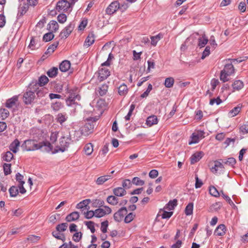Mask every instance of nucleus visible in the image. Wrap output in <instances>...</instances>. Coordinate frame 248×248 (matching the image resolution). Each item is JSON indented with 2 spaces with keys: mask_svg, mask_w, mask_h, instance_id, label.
<instances>
[{
  "mask_svg": "<svg viewBox=\"0 0 248 248\" xmlns=\"http://www.w3.org/2000/svg\"><path fill=\"white\" fill-rule=\"evenodd\" d=\"M84 223L87 226V228L90 230L92 233H94L95 232V229L94 227V222L91 221H85Z\"/></svg>",
  "mask_w": 248,
  "mask_h": 248,
  "instance_id": "obj_54",
  "label": "nucleus"
},
{
  "mask_svg": "<svg viewBox=\"0 0 248 248\" xmlns=\"http://www.w3.org/2000/svg\"><path fill=\"white\" fill-rule=\"evenodd\" d=\"M104 203V201L99 199H96L93 202V207H101L103 206Z\"/></svg>",
  "mask_w": 248,
  "mask_h": 248,
  "instance_id": "obj_58",
  "label": "nucleus"
},
{
  "mask_svg": "<svg viewBox=\"0 0 248 248\" xmlns=\"http://www.w3.org/2000/svg\"><path fill=\"white\" fill-rule=\"evenodd\" d=\"M174 82V78L172 77H169L166 78L164 85L166 87L169 88L173 86Z\"/></svg>",
  "mask_w": 248,
  "mask_h": 248,
  "instance_id": "obj_42",
  "label": "nucleus"
},
{
  "mask_svg": "<svg viewBox=\"0 0 248 248\" xmlns=\"http://www.w3.org/2000/svg\"><path fill=\"white\" fill-rule=\"evenodd\" d=\"M113 194L116 196L122 197L125 195L126 193L125 190L121 187H118L115 188L113 190Z\"/></svg>",
  "mask_w": 248,
  "mask_h": 248,
  "instance_id": "obj_24",
  "label": "nucleus"
},
{
  "mask_svg": "<svg viewBox=\"0 0 248 248\" xmlns=\"http://www.w3.org/2000/svg\"><path fill=\"white\" fill-rule=\"evenodd\" d=\"M162 37V35L160 34L151 37V44L153 46H155Z\"/></svg>",
  "mask_w": 248,
  "mask_h": 248,
  "instance_id": "obj_48",
  "label": "nucleus"
},
{
  "mask_svg": "<svg viewBox=\"0 0 248 248\" xmlns=\"http://www.w3.org/2000/svg\"><path fill=\"white\" fill-rule=\"evenodd\" d=\"M240 110H241L240 107L238 106L237 107H234L233 109H232V110H231L229 111V112L228 113L229 116L230 117H233L236 116L239 113V112L240 111Z\"/></svg>",
  "mask_w": 248,
  "mask_h": 248,
  "instance_id": "obj_37",
  "label": "nucleus"
},
{
  "mask_svg": "<svg viewBox=\"0 0 248 248\" xmlns=\"http://www.w3.org/2000/svg\"><path fill=\"white\" fill-rule=\"evenodd\" d=\"M31 134L32 135L34 139L25 140L22 145V147L27 151L38 150L41 147L39 145V143H37V140L40 139L42 136L41 130L34 128L31 129Z\"/></svg>",
  "mask_w": 248,
  "mask_h": 248,
  "instance_id": "obj_1",
  "label": "nucleus"
},
{
  "mask_svg": "<svg viewBox=\"0 0 248 248\" xmlns=\"http://www.w3.org/2000/svg\"><path fill=\"white\" fill-rule=\"evenodd\" d=\"M59 27L58 23L55 20L50 21L47 26V29L52 32L57 31Z\"/></svg>",
  "mask_w": 248,
  "mask_h": 248,
  "instance_id": "obj_15",
  "label": "nucleus"
},
{
  "mask_svg": "<svg viewBox=\"0 0 248 248\" xmlns=\"http://www.w3.org/2000/svg\"><path fill=\"white\" fill-rule=\"evenodd\" d=\"M18 101V97L17 96H14L10 99L7 100L5 104V106L11 108L16 106V102Z\"/></svg>",
  "mask_w": 248,
  "mask_h": 248,
  "instance_id": "obj_16",
  "label": "nucleus"
},
{
  "mask_svg": "<svg viewBox=\"0 0 248 248\" xmlns=\"http://www.w3.org/2000/svg\"><path fill=\"white\" fill-rule=\"evenodd\" d=\"M110 63H102L99 68L98 79L101 81L106 79L109 75L110 71L108 67Z\"/></svg>",
  "mask_w": 248,
  "mask_h": 248,
  "instance_id": "obj_2",
  "label": "nucleus"
},
{
  "mask_svg": "<svg viewBox=\"0 0 248 248\" xmlns=\"http://www.w3.org/2000/svg\"><path fill=\"white\" fill-rule=\"evenodd\" d=\"M203 153L202 152H196L190 157L191 164H194L199 161L202 157Z\"/></svg>",
  "mask_w": 248,
  "mask_h": 248,
  "instance_id": "obj_19",
  "label": "nucleus"
},
{
  "mask_svg": "<svg viewBox=\"0 0 248 248\" xmlns=\"http://www.w3.org/2000/svg\"><path fill=\"white\" fill-rule=\"evenodd\" d=\"M20 142L17 139L15 140L9 145V148L13 153H16L19 150Z\"/></svg>",
  "mask_w": 248,
  "mask_h": 248,
  "instance_id": "obj_14",
  "label": "nucleus"
},
{
  "mask_svg": "<svg viewBox=\"0 0 248 248\" xmlns=\"http://www.w3.org/2000/svg\"><path fill=\"white\" fill-rule=\"evenodd\" d=\"M107 201L108 203L115 205L118 202V198L114 196H109L107 199Z\"/></svg>",
  "mask_w": 248,
  "mask_h": 248,
  "instance_id": "obj_39",
  "label": "nucleus"
},
{
  "mask_svg": "<svg viewBox=\"0 0 248 248\" xmlns=\"http://www.w3.org/2000/svg\"><path fill=\"white\" fill-rule=\"evenodd\" d=\"M230 75H227L226 72H223V71H221L220 76V79L223 82H225L229 80V76Z\"/></svg>",
  "mask_w": 248,
  "mask_h": 248,
  "instance_id": "obj_59",
  "label": "nucleus"
},
{
  "mask_svg": "<svg viewBox=\"0 0 248 248\" xmlns=\"http://www.w3.org/2000/svg\"><path fill=\"white\" fill-rule=\"evenodd\" d=\"M57 20L60 23L63 24L67 20V16L64 14H60L57 16Z\"/></svg>",
  "mask_w": 248,
  "mask_h": 248,
  "instance_id": "obj_55",
  "label": "nucleus"
},
{
  "mask_svg": "<svg viewBox=\"0 0 248 248\" xmlns=\"http://www.w3.org/2000/svg\"><path fill=\"white\" fill-rule=\"evenodd\" d=\"M35 97L34 92L27 90L23 95V100L26 105L31 104Z\"/></svg>",
  "mask_w": 248,
  "mask_h": 248,
  "instance_id": "obj_7",
  "label": "nucleus"
},
{
  "mask_svg": "<svg viewBox=\"0 0 248 248\" xmlns=\"http://www.w3.org/2000/svg\"><path fill=\"white\" fill-rule=\"evenodd\" d=\"M67 227L68 224L66 223H62L57 226L56 230L58 232H63L67 229Z\"/></svg>",
  "mask_w": 248,
  "mask_h": 248,
  "instance_id": "obj_52",
  "label": "nucleus"
},
{
  "mask_svg": "<svg viewBox=\"0 0 248 248\" xmlns=\"http://www.w3.org/2000/svg\"><path fill=\"white\" fill-rule=\"evenodd\" d=\"M127 213V210L126 207H123L120 208L117 212L114 213L113 218L115 221H121Z\"/></svg>",
  "mask_w": 248,
  "mask_h": 248,
  "instance_id": "obj_8",
  "label": "nucleus"
},
{
  "mask_svg": "<svg viewBox=\"0 0 248 248\" xmlns=\"http://www.w3.org/2000/svg\"><path fill=\"white\" fill-rule=\"evenodd\" d=\"M135 108V105L134 104H131L130 107V109L129 110L128 114L125 117V119L126 121H128L130 120V117L131 116V115L132 114V112H133V110H134Z\"/></svg>",
  "mask_w": 248,
  "mask_h": 248,
  "instance_id": "obj_60",
  "label": "nucleus"
},
{
  "mask_svg": "<svg viewBox=\"0 0 248 248\" xmlns=\"http://www.w3.org/2000/svg\"><path fill=\"white\" fill-rule=\"evenodd\" d=\"M209 40L207 37H206L204 33L202 35V36L200 37L198 39V46L202 48L204 47L208 43Z\"/></svg>",
  "mask_w": 248,
  "mask_h": 248,
  "instance_id": "obj_21",
  "label": "nucleus"
},
{
  "mask_svg": "<svg viewBox=\"0 0 248 248\" xmlns=\"http://www.w3.org/2000/svg\"><path fill=\"white\" fill-rule=\"evenodd\" d=\"M75 27V24L72 22L70 23L61 32L60 36L63 38H67L72 32Z\"/></svg>",
  "mask_w": 248,
  "mask_h": 248,
  "instance_id": "obj_10",
  "label": "nucleus"
},
{
  "mask_svg": "<svg viewBox=\"0 0 248 248\" xmlns=\"http://www.w3.org/2000/svg\"><path fill=\"white\" fill-rule=\"evenodd\" d=\"M52 235L54 237L58 239L62 240L63 241L65 240V237L64 235L62 234H61L60 232H53Z\"/></svg>",
  "mask_w": 248,
  "mask_h": 248,
  "instance_id": "obj_64",
  "label": "nucleus"
},
{
  "mask_svg": "<svg viewBox=\"0 0 248 248\" xmlns=\"http://www.w3.org/2000/svg\"><path fill=\"white\" fill-rule=\"evenodd\" d=\"M47 93V89L43 87H41L36 93L37 97L39 98L45 97Z\"/></svg>",
  "mask_w": 248,
  "mask_h": 248,
  "instance_id": "obj_30",
  "label": "nucleus"
},
{
  "mask_svg": "<svg viewBox=\"0 0 248 248\" xmlns=\"http://www.w3.org/2000/svg\"><path fill=\"white\" fill-rule=\"evenodd\" d=\"M93 150V145L91 143L86 144L84 147V151L85 154L88 155H91Z\"/></svg>",
  "mask_w": 248,
  "mask_h": 248,
  "instance_id": "obj_34",
  "label": "nucleus"
},
{
  "mask_svg": "<svg viewBox=\"0 0 248 248\" xmlns=\"http://www.w3.org/2000/svg\"><path fill=\"white\" fill-rule=\"evenodd\" d=\"M41 88L40 85L38 83L37 80L33 81L31 83L29 86V91H32L34 93L37 92V90L40 89Z\"/></svg>",
  "mask_w": 248,
  "mask_h": 248,
  "instance_id": "obj_26",
  "label": "nucleus"
},
{
  "mask_svg": "<svg viewBox=\"0 0 248 248\" xmlns=\"http://www.w3.org/2000/svg\"><path fill=\"white\" fill-rule=\"evenodd\" d=\"M233 88V92L235 91H239L242 89L244 87V84L241 80H238L235 81L232 84Z\"/></svg>",
  "mask_w": 248,
  "mask_h": 248,
  "instance_id": "obj_27",
  "label": "nucleus"
},
{
  "mask_svg": "<svg viewBox=\"0 0 248 248\" xmlns=\"http://www.w3.org/2000/svg\"><path fill=\"white\" fill-rule=\"evenodd\" d=\"M221 71L226 72L227 75H232L234 72V69L232 63H228L225 65L224 69Z\"/></svg>",
  "mask_w": 248,
  "mask_h": 248,
  "instance_id": "obj_18",
  "label": "nucleus"
},
{
  "mask_svg": "<svg viewBox=\"0 0 248 248\" xmlns=\"http://www.w3.org/2000/svg\"><path fill=\"white\" fill-rule=\"evenodd\" d=\"M54 37L53 32L50 31L49 32L45 34L43 36V40L46 42L51 40Z\"/></svg>",
  "mask_w": 248,
  "mask_h": 248,
  "instance_id": "obj_50",
  "label": "nucleus"
},
{
  "mask_svg": "<svg viewBox=\"0 0 248 248\" xmlns=\"http://www.w3.org/2000/svg\"><path fill=\"white\" fill-rule=\"evenodd\" d=\"M11 164L4 163L3 164V171H4V173L5 175H7L11 173Z\"/></svg>",
  "mask_w": 248,
  "mask_h": 248,
  "instance_id": "obj_49",
  "label": "nucleus"
},
{
  "mask_svg": "<svg viewBox=\"0 0 248 248\" xmlns=\"http://www.w3.org/2000/svg\"><path fill=\"white\" fill-rule=\"evenodd\" d=\"M58 71V68L57 67H53L48 70L46 73L49 77L54 78L57 75Z\"/></svg>",
  "mask_w": 248,
  "mask_h": 248,
  "instance_id": "obj_38",
  "label": "nucleus"
},
{
  "mask_svg": "<svg viewBox=\"0 0 248 248\" xmlns=\"http://www.w3.org/2000/svg\"><path fill=\"white\" fill-rule=\"evenodd\" d=\"M94 211L95 217L97 218H100L106 215L110 214L112 210L111 208L108 206H103L102 208L99 207L98 208L95 209Z\"/></svg>",
  "mask_w": 248,
  "mask_h": 248,
  "instance_id": "obj_6",
  "label": "nucleus"
},
{
  "mask_svg": "<svg viewBox=\"0 0 248 248\" xmlns=\"http://www.w3.org/2000/svg\"><path fill=\"white\" fill-rule=\"evenodd\" d=\"M222 161L224 164L230 166L232 168L234 167L236 162L235 159L233 157H230L227 159H224L222 160Z\"/></svg>",
  "mask_w": 248,
  "mask_h": 248,
  "instance_id": "obj_25",
  "label": "nucleus"
},
{
  "mask_svg": "<svg viewBox=\"0 0 248 248\" xmlns=\"http://www.w3.org/2000/svg\"><path fill=\"white\" fill-rule=\"evenodd\" d=\"M11 214L13 216L16 217H19L23 213V211L21 208H18L17 209H12L11 211Z\"/></svg>",
  "mask_w": 248,
  "mask_h": 248,
  "instance_id": "obj_51",
  "label": "nucleus"
},
{
  "mask_svg": "<svg viewBox=\"0 0 248 248\" xmlns=\"http://www.w3.org/2000/svg\"><path fill=\"white\" fill-rule=\"evenodd\" d=\"M128 91V88L127 86L123 84L118 88V93L120 95H125L127 94Z\"/></svg>",
  "mask_w": 248,
  "mask_h": 248,
  "instance_id": "obj_33",
  "label": "nucleus"
},
{
  "mask_svg": "<svg viewBox=\"0 0 248 248\" xmlns=\"http://www.w3.org/2000/svg\"><path fill=\"white\" fill-rule=\"evenodd\" d=\"M158 119L156 116L151 115L149 116L146 120V124L149 126H151L154 124H157Z\"/></svg>",
  "mask_w": 248,
  "mask_h": 248,
  "instance_id": "obj_20",
  "label": "nucleus"
},
{
  "mask_svg": "<svg viewBox=\"0 0 248 248\" xmlns=\"http://www.w3.org/2000/svg\"><path fill=\"white\" fill-rule=\"evenodd\" d=\"M108 89V85L106 84L102 85L98 90V92L101 96H103L106 94Z\"/></svg>",
  "mask_w": 248,
  "mask_h": 248,
  "instance_id": "obj_46",
  "label": "nucleus"
},
{
  "mask_svg": "<svg viewBox=\"0 0 248 248\" xmlns=\"http://www.w3.org/2000/svg\"><path fill=\"white\" fill-rule=\"evenodd\" d=\"M177 204V200L176 199H174L172 201H170L165 206V208L171 210H173L174 207Z\"/></svg>",
  "mask_w": 248,
  "mask_h": 248,
  "instance_id": "obj_31",
  "label": "nucleus"
},
{
  "mask_svg": "<svg viewBox=\"0 0 248 248\" xmlns=\"http://www.w3.org/2000/svg\"><path fill=\"white\" fill-rule=\"evenodd\" d=\"M132 183L130 180L125 179L123 181L122 186L124 188H129L132 186Z\"/></svg>",
  "mask_w": 248,
  "mask_h": 248,
  "instance_id": "obj_63",
  "label": "nucleus"
},
{
  "mask_svg": "<svg viewBox=\"0 0 248 248\" xmlns=\"http://www.w3.org/2000/svg\"><path fill=\"white\" fill-rule=\"evenodd\" d=\"M59 44L58 42H56L54 43L52 45H50L48 48L47 49L46 52H45L46 54H50L52 52H54L55 49L57 48Z\"/></svg>",
  "mask_w": 248,
  "mask_h": 248,
  "instance_id": "obj_43",
  "label": "nucleus"
},
{
  "mask_svg": "<svg viewBox=\"0 0 248 248\" xmlns=\"http://www.w3.org/2000/svg\"><path fill=\"white\" fill-rule=\"evenodd\" d=\"M223 169V163L216 161L215 162L214 166L211 169V171L214 173H217V171H222Z\"/></svg>",
  "mask_w": 248,
  "mask_h": 248,
  "instance_id": "obj_22",
  "label": "nucleus"
},
{
  "mask_svg": "<svg viewBox=\"0 0 248 248\" xmlns=\"http://www.w3.org/2000/svg\"><path fill=\"white\" fill-rule=\"evenodd\" d=\"M77 90V88L68 90L69 96L66 100V103L68 106H71L72 104H74L76 100H80V97L78 93Z\"/></svg>",
  "mask_w": 248,
  "mask_h": 248,
  "instance_id": "obj_4",
  "label": "nucleus"
},
{
  "mask_svg": "<svg viewBox=\"0 0 248 248\" xmlns=\"http://www.w3.org/2000/svg\"><path fill=\"white\" fill-rule=\"evenodd\" d=\"M91 201L90 199L84 200L78 204L76 206V208L78 209H80L84 210V209H87L88 210L90 209L89 204L91 202Z\"/></svg>",
  "mask_w": 248,
  "mask_h": 248,
  "instance_id": "obj_13",
  "label": "nucleus"
},
{
  "mask_svg": "<svg viewBox=\"0 0 248 248\" xmlns=\"http://www.w3.org/2000/svg\"><path fill=\"white\" fill-rule=\"evenodd\" d=\"M11 197H16L19 193L18 188L16 186H12L9 190Z\"/></svg>",
  "mask_w": 248,
  "mask_h": 248,
  "instance_id": "obj_44",
  "label": "nucleus"
},
{
  "mask_svg": "<svg viewBox=\"0 0 248 248\" xmlns=\"http://www.w3.org/2000/svg\"><path fill=\"white\" fill-rule=\"evenodd\" d=\"M0 113L2 119L4 120L7 118L9 115V111L5 108H1L0 109Z\"/></svg>",
  "mask_w": 248,
  "mask_h": 248,
  "instance_id": "obj_61",
  "label": "nucleus"
},
{
  "mask_svg": "<svg viewBox=\"0 0 248 248\" xmlns=\"http://www.w3.org/2000/svg\"><path fill=\"white\" fill-rule=\"evenodd\" d=\"M84 217L87 219H91L93 217H95V211L93 210L87 211L84 212Z\"/></svg>",
  "mask_w": 248,
  "mask_h": 248,
  "instance_id": "obj_53",
  "label": "nucleus"
},
{
  "mask_svg": "<svg viewBox=\"0 0 248 248\" xmlns=\"http://www.w3.org/2000/svg\"><path fill=\"white\" fill-rule=\"evenodd\" d=\"M37 82L40 85V87H42L43 86L45 85L48 83V78L46 76L43 75L39 77Z\"/></svg>",
  "mask_w": 248,
  "mask_h": 248,
  "instance_id": "obj_32",
  "label": "nucleus"
},
{
  "mask_svg": "<svg viewBox=\"0 0 248 248\" xmlns=\"http://www.w3.org/2000/svg\"><path fill=\"white\" fill-rule=\"evenodd\" d=\"M193 210V203H189L186 206L185 210V214L186 216H189L192 214Z\"/></svg>",
  "mask_w": 248,
  "mask_h": 248,
  "instance_id": "obj_40",
  "label": "nucleus"
},
{
  "mask_svg": "<svg viewBox=\"0 0 248 248\" xmlns=\"http://www.w3.org/2000/svg\"><path fill=\"white\" fill-rule=\"evenodd\" d=\"M209 191L210 194L212 196H213L215 197H218L219 196V193L215 186H210Z\"/></svg>",
  "mask_w": 248,
  "mask_h": 248,
  "instance_id": "obj_47",
  "label": "nucleus"
},
{
  "mask_svg": "<svg viewBox=\"0 0 248 248\" xmlns=\"http://www.w3.org/2000/svg\"><path fill=\"white\" fill-rule=\"evenodd\" d=\"M132 183L136 186H142L144 184V181L137 177L133 178Z\"/></svg>",
  "mask_w": 248,
  "mask_h": 248,
  "instance_id": "obj_56",
  "label": "nucleus"
},
{
  "mask_svg": "<svg viewBox=\"0 0 248 248\" xmlns=\"http://www.w3.org/2000/svg\"><path fill=\"white\" fill-rule=\"evenodd\" d=\"M68 118V117L66 115V114L60 113H59L57 117V121L58 123H59L61 125L65 122Z\"/></svg>",
  "mask_w": 248,
  "mask_h": 248,
  "instance_id": "obj_35",
  "label": "nucleus"
},
{
  "mask_svg": "<svg viewBox=\"0 0 248 248\" xmlns=\"http://www.w3.org/2000/svg\"><path fill=\"white\" fill-rule=\"evenodd\" d=\"M28 9V6L26 4L22 5L20 4L18 8V16H22L26 13Z\"/></svg>",
  "mask_w": 248,
  "mask_h": 248,
  "instance_id": "obj_36",
  "label": "nucleus"
},
{
  "mask_svg": "<svg viewBox=\"0 0 248 248\" xmlns=\"http://www.w3.org/2000/svg\"><path fill=\"white\" fill-rule=\"evenodd\" d=\"M135 217V215L133 213H130L124 218V222L126 223H128L131 222Z\"/></svg>",
  "mask_w": 248,
  "mask_h": 248,
  "instance_id": "obj_57",
  "label": "nucleus"
},
{
  "mask_svg": "<svg viewBox=\"0 0 248 248\" xmlns=\"http://www.w3.org/2000/svg\"><path fill=\"white\" fill-rule=\"evenodd\" d=\"M2 159L6 162H10L14 158V155L11 151H7L2 154Z\"/></svg>",
  "mask_w": 248,
  "mask_h": 248,
  "instance_id": "obj_29",
  "label": "nucleus"
},
{
  "mask_svg": "<svg viewBox=\"0 0 248 248\" xmlns=\"http://www.w3.org/2000/svg\"><path fill=\"white\" fill-rule=\"evenodd\" d=\"M62 107V104L60 102H56L52 104L51 107L52 109L55 111L59 110Z\"/></svg>",
  "mask_w": 248,
  "mask_h": 248,
  "instance_id": "obj_62",
  "label": "nucleus"
},
{
  "mask_svg": "<svg viewBox=\"0 0 248 248\" xmlns=\"http://www.w3.org/2000/svg\"><path fill=\"white\" fill-rule=\"evenodd\" d=\"M205 133L203 131H198L193 133L191 137V140L189 141V144L198 143L199 140L204 137Z\"/></svg>",
  "mask_w": 248,
  "mask_h": 248,
  "instance_id": "obj_9",
  "label": "nucleus"
},
{
  "mask_svg": "<svg viewBox=\"0 0 248 248\" xmlns=\"http://www.w3.org/2000/svg\"><path fill=\"white\" fill-rule=\"evenodd\" d=\"M72 6L69 1L66 0H61L57 2L56 9L59 11H71Z\"/></svg>",
  "mask_w": 248,
  "mask_h": 248,
  "instance_id": "obj_5",
  "label": "nucleus"
},
{
  "mask_svg": "<svg viewBox=\"0 0 248 248\" xmlns=\"http://www.w3.org/2000/svg\"><path fill=\"white\" fill-rule=\"evenodd\" d=\"M226 227L224 224H220L216 229L215 233L218 236H222L225 234Z\"/></svg>",
  "mask_w": 248,
  "mask_h": 248,
  "instance_id": "obj_23",
  "label": "nucleus"
},
{
  "mask_svg": "<svg viewBox=\"0 0 248 248\" xmlns=\"http://www.w3.org/2000/svg\"><path fill=\"white\" fill-rule=\"evenodd\" d=\"M39 145L41 146L39 149L43 152H50L52 150V146L51 143L48 141H43L39 143Z\"/></svg>",
  "mask_w": 248,
  "mask_h": 248,
  "instance_id": "obj_12",
  "label": "nucleus"
},
{
  "mask_svg": "<svg viewBox=\"0 0 248 248\" xmlns=\"http://www.w3.org/2000/svg\"><path fill=\"white\" fill-rule=\"evenodd\" d=\"M120 8V4L118 1H115L111 2L106 9V13L108 15L114 14Z\"/></svg>",
  "mask_w": 248,
  "mask_h": 248,
  "instance_id": "obj_11",
  "label": "nucleus"
},
{
  "mask_svg": "<svg viewBox=\"0 0 248 248\" xmlns=\"http://www.w3.org/2000/svg\"><path fill=\"white\" fill-rule=\"evenodd\" d=\"M111 178V176L110 175L102 176L97 179L96 183L98 185H101Z\"/></svg>",
  "mask_w": 248,
  "mask_h": 248,
  "instance_id": "obj_28",
  "label": "nucleus"
},
{
  "mask_svg": "<svg viewBox=\"0 0 248 248\" xmlns=\"http://www.w3.org/2000/svg\"><path fill=\"white\" fill-rule=\"evenodd\" d=\"M71 63H60L59 68L62 72H66L70 68Z\"/></svg>",
  "mask_w": 248,
  "mask_h": 248,
  "instance_id": "obj_45",
  "label": "nucleus"
},
{
  "mask_svg": "<svg viewBox=\"0 0 248 248\" xmlns=\"http://www.w3.org/2000/svg\"><path fill=\"white\" fill-rule=\"evenodd\" d=\"M79 217V213L77 211H75L67 215L65 219L67 222H72L78 220Z\"/></svg>",
  "mask_w": 248,
  "mask_h": 248,
  "instance_id": "obj_17",
  "label": "nucleus"
},
{
  "mask_svg": "<svg viewBox=\"0 0 248 248\" xmlns=\"http://www.w3.org/2000/svg\"><path fill=\"white\" fill-rule=\"evenodd\" d=\"M70 139L69 137H62L60 139L59 144L57 145L52 153H56L59 152H64L69 145Z\"/></svg>",
  "mask_w": 248,
  "mask_h": 248,
  "instance_id": "obj_3",
  "label": "nucleus"
},
{
  "mask_svg": "<svg viewBox=\"0 0 248 248\" xmlns=\"http://www.w3.org/2000/svg\"><path fill=\"white\" fill-rule=\"evenodd\" d=\"M94 42V38L93 34L89 35L85 40L84 46H89Z\"/></svg>",
  "mask_w": 248,
  "mask_h": 248,
  "instance_id": "obj_41",
  "label": "nucleus"
}]
</instances>
